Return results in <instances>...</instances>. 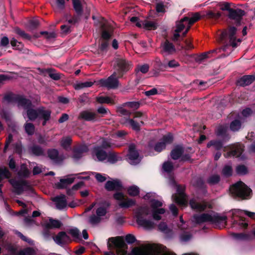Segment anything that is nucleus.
<instances>
[{
  "label": "nucleus",
  "mask_w": 255,
  "mask_h": 255,
  "mask_svg": "<svg viewBox=\"0 0 255 255\" xmlns=\"http://www.w3.org/2000/svg\"><path fill=\"white\" fill-rule=\"evenodd\" d=\"M29 152L35 156H44V149L39 145L33 144L28 148Z\"/></svg>",
  "instance_id": "27"
},
{
  "label": "nucleus",
  "mask_w": 255,
  "mask_h": 255,
  "mask_svg": "<svg viewBox=\"0 0 255 255\" xmlns=\"http://www.w3.org/2000/svg\"><path fill=\"white\" fill-rule=\"evenodd\" d=\"M89 151V148L86 144H80L73 148L72 157L75 161H78Z\"/></svg>",
  "instance_id": "16"
},
{
  "label": "nucleus",
  "mask_w": 255,
  "mask_h": 255,
  "mask_svg": "<svg viewBox=\"0 0 255 255\" xmlns=\"http://www.w3.org/2000/svg\"><path fill=\"white\" fill-rule=\"evenodd\" d=\"M161 53L163 55H171L176 52L175 46L168 40H166L161 44Z\"/></svg>",
  "instance_id": "19"
},
{
  "label": "nucleus",
  "mask_w": 255,
  "mask_h": 255,
  "mask_svg": "<svg viewBox=\"0 0 255 255\" xmlns=\"http://www.w3.org/2000/svg\"><path fill=\"white\" fill-rule=\"evenodd\" d=\"M255 77L253 75H245L238 80V84L241 86H246L253 83Z\"/></svg>",
  "instance_id": "30"
},
{
  "label": "nucleus",
  "mask_w": 255,
  "mask_h": 255,
  "mask_svg": "<svg viewBox=\"0 0 255 255\" xmlns=\"http://www.w3.org/2000/svg\"><path fill=\"white\" fill-rule=\"evenodd\" d=\"M220 181V176L218 174H212L207 180V182L210 185L218 184Z\"/></svg>",
  "instance_id": "42"
},
{
  "label": "nucleus",
  "mask_w": 255,
  "mask_h": 255,
  "mask_svg": "<svg viewBox=\"0 0 255 255\" xmlns=\"http://www.w3.org/2000/svg\"><path fill=\"white\" fill-rule=\"evenodd\" d=\"M140 103L139 102H128L124 104L125 106H127L133 110H137L139 108Z\"/></svg>",
  "instance_id": "54"
},
{
  "label": "nucleus",
  "mask_w": 255,
  "mask_h": 255,
  "mask_svg": "<svg viewBox=\"0 0 255 255\" xmlns=\"http://www.w3.org/2000/svg\"><path fill=\"white\" fill-rule=\"evenodd\" d=\"M128 159L130 160H134L138 158L139 156V153L136 150L135 146L134 144H130L129 146L128 153Z\"/></svg>",
  "instance_id": "32"
},
{
  "label": "nucleus",
  "mask_w": 255,
  "mask_h": 255,
  "mask_svg": "<svg viewBox=\"0 0 255 255\" xmlns=\"http://www.w3.org/2000/svg\"><path fill=\"white\" fill-rule=\"evenodd\" d=\"M27 116L28 119L31 121H34L36 119L43 120L47 118H51V111L46 110L44 107H39L35 109L29 107L26 110Z\"/></svg>",
  "instance_id": "6"
},
{
  "label": "nucleus",
  "mask_w": 255,
  "mask_h": 255,
  "mask_svg": "<svg viewBox=\"0 0 255 255\" xmlns=\"http://www.w3.org/2000/svg\"><path fill=\"white\" fill-rule=\"evenodd\" d=\"M62 225V224L60 221L50 218L49 220V222L46 223L45 225L47 228L52 229L53 228H59Z\"/></svg>",
  "instance_id": "33"
},
{
  "label": "nucleus",
  "mask_w": 255,
  "mask_h": 255,
  "mask_svg": "<svg viewBox=\"0 0 255 255\" xmlns=\"http://www.w3.org/2000/svg\"><path fill=\"white\" fill-rule=\"evenodd\" d=\"M72 143V139L70 137H67L62 139L61 142V145L64 148L67 149Z\"/></svg>",
  "instance_id": "59"
},
{
  "label": "nucleus",
  "mask_w": 255,
  "mask_h": 255,
  "mask_svg": "<svg viewBox=\"0 0 255 255\" xmlns=\"http://www.w3.org/2000/svg\"><path fill=\"white\" fill-rule=\"evenodd\" d=\"M49 228H47L46 226L45 225L43 230L42 231V234L44 238V239L46 241H50L51 239V233L49 231Z\"/></svg>",
  "instance_id": "58"
},
{
  "label": "nucleus",
  "mask_w": 255,
  "mask_h": 255,
  "mask_svg": "<svg viewBox=\"0 0 255 255\" xmlns=\"http://www.w3.org/2000/svg\"><path fill=\"white\" fill-rule=\"evenodd\" d=\"M101 117L96 112L91 110H84L81 112L78 116L79 120L95 123L99 121Z\"/></svg>",
  "instance_id": "13"
},
{
  "label": "nucleus",
  "mask_w": 255,
  "mask_h": 255,
  "mask_svg": "<svg viewBox=\"0 0 255 255\" xmlns=\"http://www.w3.org/2000/svg\"><path fill=\"white\" fill-rule=\"evenodd\" d=\"M207 147L213 146L215 150H220L223 146L222 141L219 140H211L207 145Z\"/></svg>",
  "instance_id": "41"
},
{
  "label": "nucleus",
  "mask_w": 255,
  "mask_h": 255,
  "mask_svg": "<svg viewBox=\"0 0 255 255\" xmlns=\"http://www.w3.org/2000/svg\"><path fill=\"white\" fill-rule=\"evenodd\" d=\"M162 206L161 202L155 199L151 200L152 216L150 215V211L148 206H140L137 208L135 212L137 224L147 230L154 228L155 224L151 220V217L156 221L161 220L160 215L163 214L165 212V210L164 208H158Z\"/></svg>",
  "instance_id": "1"
},
{
  "label": "nucleus",
  "mask_w": 255,
  "mask_h": 255,
  "mask_svg": "<svg viewBox=\"0 0 255 255\" xmlns=\"http://www.w3.org/2000/svg\"><path fill=\"white\" fill-rule=\"evenodd\" d=\"M166 146L164 142H162L161 141L157 142L154 147V149L155 151L160 152H161L163 149H165Z\"/></svg>",
  "instance_id": "60"
},
{
  "label": "nucleus",
  "mask_w": 255,
  "mask_h": 255,
  "mask_svg": "<svg viewBox=\"0 0 255 255\" xmlns=\"http://www.w3.org/2000/svg\"><path fill=\"white\" fill-rule=\"evenodd\" d=\"M3 99L8 104H17L18 107H21L25 110L32 106V102L29 99L12 92L6 94Z\"/></svg>",
  "instance_id": "4"
},
{
  "label": "nucleus",
  "mask_w": 255,
  "mask_h": 255,
  "mask_svg": "<svg viewBox=\"0 0 255 255\" xmlns=\"http://www.w3.org/2000/svg\"><path fill=\"white\" fill-rule=\"evenodd\" d=\"M11 176V173L7 167H0V182L3 178H9Z\"/></svg>",
  "instance_id": "40"
},
{
  "label": "nucleus",
  "mask_w": 255,
  "mask_h": 255,
  "mask_svg": "<svg viewBox=\"0 0 255 255\" xmlns=\"http://www.w3.org/2000/svg\"><path fill=\"white\" fill-rule=\"evenodd\" d=\"M230 192L235 196L246 199L251 192V189L242 181H240L232 185L230 188Z\"/></svg>",
  "instance_id": "9"
},
{
  "label": "nucleus",
  "mask_w": 255,
  "mask_h": 255,
  "mask_svg": "<svg viewBox=\"0 0 255 255\" xmlns=\"http://www.w3.org/2000/svg\"><path fill=\"white\" fill-rule=\"evenodd\" d=\"M162 168L165 172L170 173L173 169L174 167L171 162L166 161L163 164Z\"/></svg>",
  "instance_id": "55"
},
{
  "label": "nucleus",
  "mask_w": 255,
  "mask_h": 255,
  "mask_svg": "<svg viewBox=\"0 0 255 255\" xmlns=\"http://www.w3.org/2000/svg\"><path fill=\"white\" fill-rule=\"evenodd\" d=\"M52 238L57 245L62 247L72 242L71 238L64 231L59 232L57 235L52 236Z\"/></svg>",
  "instance_id": "14"
},
{
  "label": "nucleus",
  "mask_w": 255,
  "mask_h": 255,
  "mask_svg": "<svg viewBox=\"0 0 255 255\" xmlns=\"http://www.w3.org/2000/svg\"><path fill=\"white\" fill-rule=\"evenodd\" d=\"M132 68L131 62L124 58H116L114 64V72L118 78H122Z\"/></svg>",
  "instance_id": "7"
},
{
  "label": "nucleus",
  "mask_w": 255,
  "mask_h": 255,
  "mask_svg": "<svg viewBox=\"0 0 255 255\" xmlns=\"http://www.w3.org/2000/svg\"><path fill=\"white\" fill-rule=\"evenodd\" d=\"M241 127V122L238 120H235L233 121L230 124V129L234 131L239 130Z\"/></svg>",
  "instance_id": "49"
},
{
  "label": "nucleus",
  "mask_w": 255,
  "mask_h": 255,
  "mask_svg": "<svg viewBox=\"0 0 255 255\" xmlns=\"http://www.w3.org/2000/svg\"><path fill=\"white\" fill-rule=\"evenodd\" d=\"M53 201L55 202L57 209L59 210L63 209L67 205L66 196L64 194L55 197Z\"/></svg>",
  "instance_id": "26"
},
{
  "label": "nucleus",
  "mask_w": 255,
  "mask_h": 255,
  "mask_svg": "<svg viewBox=\"0 0 255 255\" xmlns=\"http://www.w3.org/2000/svg\"><path fill=\"white\" fill-rule=\"evenodd\" d=\"M245 14V11L239 8L230 10L229 13V17L235 20L237 24H239L242 16Z\"/></svg>",
  "instance_id": "21"
},
{
  "label": "nucleus",
  "mask_w": 255,
  "mask_h": 255,
  "mask_svg": "<svg viewBox=\"0 0 255 255\" xmlns=\"http://www.w3.org/2000/svg\"><path fill=\"white\" fill-rule=\"evenodd\" d=\"M93 151L99 161H103L108 157V153L99 146L95 147Z\"/></svg>",
  "instance_id": "28"
},
{
  "label": "nucleus",
  "mask_w": 255,
  "mask_h": 255,
  "mask_svg": "<svg viewBox=\"0 0 255 255\" xmlns=\"http://www.w3.org/2000/svg\"><path fill=\"white\" fill-rule=\"evenodd\" d=\"M24 127L25 132L28 135H32L34 134L35 131V127L32 123H26Z\"/></svg>",
  "instance_id": "44"
},
{
  "label": "nucleus",
  "mask_w": 255,
  "mask_h": 255,
  "mask_svg": "<svg viewBox=\"0 0 255 255\" xmlns=\"http://www.w3.org/2000/svg\"><path fill=\"white\" fill-rule=\"evenodd\" d=\"M237 29L234 26H230L228 29L224 30L219 35L218 41L224 43V46L219 49L205 53L201 55L194 57L196 61L201 62L203 60L210 57L208 55L211 52H225L224 56L229 55L233 50V48L237 47L241 42L240 38H237L236 34Z\"/></svg>",
  "instance_id": "2"
},
{
  "label": "nucleus",
  "mask_w": 255,
  "mask_h": 255,
  "mask_svg": "<svg viewBox=\"0 0 255 255\" xmlns=\"http://www.w3.org/2000/svg\"><path fill=\"white\" fill-rule=\"evenodd\" d=\"M158 229L165 234L171 233V231L168 229L167 225L164 222L160 223L158 226Z\"/></svg>",
  "instance_id": "57"
},
{
  "label": "nucleus",
  "mask_w": 255,
  "mask_h": 255,
  "mask_svg": "<svg viewBox=\"0 0 255 255\" xmlns=\"http://www.w3.org/2000/svg\"><path fill=\"white\" fill-rule=\"evenodd\" d=\"M184 152L183 147L181 145H177L171 151L170 156L172 159L177 160L181 157Z\"/></svg>",
  "instance_id": "25"
},
{
  "label": "nucleus",
  "mask_w": 255,
  "mask_h": 255,
  "mask_svg": "<svg viewBox=\"0 0 255 255\" xmlns=\"http://www.w3.org/2000/svg\"><path fill=\"white\" fill-rule=\"evenodd\" d=\"M103 29L101 37L102 39L105 41H108L111 39L113 35V29L112 26L107 25L105 23L103 24L101 26Z\"/></svg>",
  "instance_id": "24"
},
{
  "label": "nucleus",
  "mask_w": 255,
  "mask_h": 255,
  "mask_svg": "<svg viewBox=\"0 0 255 255\" xmlns=\"http://www.w3.org/2000/svg\"><path fill=\"white\" fill-rule=\"evenodd\" d=\"M192 209H196L199 211H203L207 208L212 209V204L209 202L203 201L201 202H195L192 201Z\"/></svg>",
  "instance_id": "23"
},
{
  "label": "nucleus",
  "mask_w": 255,
  "mask_h": 255,
  "mask_svg": "<svg viewBox=\"0 0 255 255\" xmlns=\"http://www.w3.org/2000/svg\"><path fill=\"white\" fill-rule=\"evenodd\" d=\"M244 150L243 146L241 144L237 143L233 145L232 151L227 152L224 154L226 158L230 157L232 156H240L243 153Z\"/></svg>",
  "instance_id": "20"
},
{
  "label": "nucleus",
  "mask_w": 255,
  "mask_h": 255,
  "mask_svg": "<svg viewBox=\"0 0 255 255\" xmlns=\"http://www.w3.org/2000/svg\"><path fill=\"white\" fill-rule=\"evenodd\" d=\"M14 152L21 155L22 152V146L20 142H16L13 144Z\"/></svg>",
  "instance_id": "61"
},
{
  "label": "nucleus",
  "mask_w": 255,
  "mask_h": 255,
  "mask_svg": "<svg viewBox=\"0 0 255 255\" xmlns=\"http://www.w3.org/2000/svg\"><path fill=\"white\" fill-rule=\"evenodd\" d=\"M47 153L48 157L55 163H59L62 161V158L59 155V151L56 149H48Z\"/></svg>",
  "instance_id": "22"
},
{
  "label": "nucleus",
  "mask_w": 255,
  "mask_h": 255,
  "mask_svg": "<svg viewBox=\"0 0 255 255\" xmlns=\"http://www.w3.org/2000/svg\"><path fill=\"white\" fill-rule=\"evenodd\" d=\"M96 101L100 104H110L114 105V100L109 96H100L96 98Z\"/></svg>",
  "instance_id": "34"
},
{
  "label": "nucleus",
  "mask_w": 255,
  "mask_h": 255,
  "mask_svg": "<svg viewBox=\"0 0 255 255\" xmlns=\"http://www.w3.org/2000/svg\"><path fill=\"white\" fill-rule=\"evenodd\" d=\"M107 247L110 250H116L118 255H125L127 252L128 246L121 236L109 238Z\"/></svg>",
  "instance_id": "3"
},
{
  "label": "nucleus",
  "mask_w": 255,
  "mask_h": 255,
  "mask_svg": "<svg viewBox=\"0 0 255 255\" xmlns=\"http://www.w3.org/2000/svg\"><path fill=\"white\" fill-rule=\"evenodd\" d=\"M248 216L249 217L253 219H255V213L250 212L248 211H242L239 209L235 210L233 211V216H237L240 219L241 221H243L242 215L243 213Z\"/></svg>",
  "instance_id": "31"
},
{
  "label": "nucleus",
  "mask_w": 255,
  "mask_h": 255,
  "mask_svg": "<svg viewBox=\"0 0 255 255\" xmlns=\"http://www.w3.org/2000/svg\"><path fill=\"white\" fill-rule=\"evenodd\" d=\"M105 188L108 191H120L123 189V185L120 180L116 179L108 181L105 185Z\"/></svg>",
  "instance_id": "18"
},
{
  "label": "nucleus",
  "mask_w": 255,
  "mask_h": 255,
  "mask_svg": "<svg viewBox=\"0 0 255 255\" xmlns=\"http://www.w3.org/2000/svg\"><path fill=\"white\" fill-rule=\"evenodd\" d=\"M128 193L130 196H136L139 194V189L137 186L132 185L128 188Z\"/></svg>",
  "instance_id": "47"
},
{
  "label": "nucleus",
  "mask_w": 255,
  "mask_h": 255,
  "mask_svg": "<svg viewBox=\"0 0 255 255\" xmlns=\"http://www.w3.org/2000/svg\"><path fill=\"white\" fill-rule=\"evenodd\" d=\"M149 68V65L147 64H143L141 66H139L135 69L136 76H137V74L139 71L143 74L146 73L148 71Z\"/></svg>",
  "instance_id": "50"
},
{
  "label": "nucleus",
  "mask_w": 255,
  "mask_h": 255,
  "mask_svg": "<svg viewBox=\"0 0 255 255\" xmlns=\"http://www.w3.org/2000/svg\"><path fill=\"white\" fill-rule=\"evenodd\" d=\"M236 171L238 174L245 175L248 173V169L245 165H240L236 167Z\"/></svg>",
  "instance_id": "53"
},
{
  "label": "nucleus",
  "mask_w": 255,
  "mask_h": 255,
  "mask_svg": "<svg viewBox=\"0 0 255 255\" xmlns=\"http://www.w3.org/2000/svg\"><path fill=\"white\" fill-rule=\"evenodd\" d=\"M176 25V29L175 31L177 33L180 32L186 26H187L186 30L183 33V36H185L191 26V18L185 17L181 19L179 21L177 22Z\"/></svg>",
  "instance_id": "15"
},
{
  "label": "nucleus",
  "mask_w": 255,
  "mask_h": 255,
  "mask_svg": "<svg viewBox=\"0 0 255 255\" xmlns=\"http://www.w3.org/2000/svg\"><path fill=\"white\" fill-rule=\"evenodd\" d=\"M101 221V218L99 217L98 215L93 214L90 216L89 219V222L91 224L94 225H97L100 223Z\"/></svg>",
  "instance_id": "51"
},
{
  "label": "nucleus",
  "mask_w": 255,
  "mask_h": 255,
  "mask_svg": "<svg viewBox=\"0 0 255 255\" xmlns=\"http://www.w3.org/2000/svg\"><path fill=\"white\" fill-rule=\"evenodd\" d=\"M74 181V178H67L60 179V181L55 183V187L58 189L66 188L67 186L72 184Z\"/></svg>",
  "instance_id": "29"
},
{
  "label": "nucleus",
  "mask_w": 255,
  "mask_h": 255,
  "mask_svg": "<svg viewBox=\"0 0 255 255\" xmlns=\"http://www.w3.org/2000/svg\"><path fill=\"white\" fill-rule=\"evenodd\" d=\"M232 168L230 165H225L222 169V173L225 177H229L232 175Z\"/></svg>",
  "instance_id": "52"
},
{
  "label": "nucleus",
  "mask_w": 255,
  "mask_h": 255,
  "mask_svg": "<svg viewBox=\"0 0 255 255\" xmlns=\"http://www.w3.org/2000/svg\"><path fill=\"white\" fill-rule=\"evenodd\" d=\"M12 74L17 75V74L14 72H8V74H0V84H2L4 81L12 79L13 78V77L11 75Z\"/></svg>",
  "instance_id": "45"
},
{
  "label": "nucleus",
  "mask_w": 255,
  "mask_h": 255,
  "mask_svg": "<svg viewBox=\"0 0 255 255\" xmlns=\"http://www.w3.org/2000/svg\"><path fill=\"white\" fill-rule=\"evenodd\" d=\"M73 9L75 12L72 18L68 20V23L71 24H75L79 23L84 13V8L82 3L79 0H71Z\"/></svg>",
  "instance_id": "10"
},
{
  "label": "nucleus",
  "mask_w": 255,
  "mask_h": 255,
  "mask_svg": "<svg viewBox=\"0 0 255 255\" xmlns=\"http://www.w3.org/2000/svg\"><path fill=\"white\" fill-rule=\"evenodd\" d=\"M195 222L200 224L206 222H210L214 223H226L227 217L220 216L218 214H215L213 215L207 213H204L200 215H195L193 217Z\"/></svg>",
  "instance_id": "8"
},
{
  "label": "nucleus",
  "mask_w": 255,
  "mask_h": 255,
  "mask_svg": "<svg viewBox=\"0 0 255 255\" xmlns=\"http://www.w3.org/2000/svg\"><path fill=\"white\" fill-rule=\"evenodd\" d=\"M135 204V201L131 199H128L125 201H123L120 203L119 206L121 208H128Z\"/></svg>",
  "instance_id": "43"
},
{
  "label": "nucleus",
  "mask_w": 255,
  "mask_h": 255,
  "mask_svg": "<svg viewBox=\"0 0 255 255\" xmlns=\"http://www.w3.org/2000/svg\"><path fill=\"white\" fill-rule=\"evenodd\" d=\"M15 32L17 34L21 36L23 39L28 40H30L31 39V36L29 34L25 33L24 31L21 30L18 27L15 28Z\"/></svg>",
  "instance_id": "48"
},
{
  "label": "nucleus",
  "mask_w": 255,
  "mask_h": 255,
  "mask_svg": "<svg viewBox=\"0 0 255 255\" xmlns=\"http://www.w3.org/2000/svg\"><path fill=\"white\" fill-rule=\"evenodd\" d=\"M46 72L49 77L54 80L57 81L61 79L60 73L56 72L55 69L53 68L46 69Z\"/></svg>",
  "instance_id": "35"
},
{
  "label": "nucleus",
  "mask_w": 255,
  "mask_h": 255,
  "mask_svg": "<svg viewBox=\"0 0 255 255\" xmlns=\"http://www.w3.org/2000/svg\"><path fill=\"white\" fill-rule=\"evenodd\" d=\"M118 78V74L113 73L107 79H101L99 81V83L101 86L106 87L108 89H116L118 88L119 85V81Z\"/></svg>",
  "instance_id": "11"
},
{
  "label": "nucleus",
  "mask_w": 255,
  "mask_h": 255,
  "mask_svg": "<svg viewBox=\"0 0 255 255\" xmlns=\"http://www.w3.org/2000/svg\"><path fill=\"white\" fill-rule=\"evenodd\" d=\"M132 253L134 255H161V249L156 245H149L144 250L135 248Z\"/></svg>",
  "instance_id": "12"
},
{
  "label": "nucleus",
  "mask_w": 255,
  "mask_h": 255,
  "mask_svg": "<svg viewBox=\"0 0 255 255\" xmlns=\"http://www.w3.org/2000/svg\"><path fill=\"white\" fill-rule=\"evenodd\" d=\"M173 136L171 132H168L167 134L163 135L161 141L162 142H164L165 146L166 144H169L173 141Z\"/></svg>",
  "instance_id": "46"
},
{
  "label": "nucleus",
  "mask_w": 255,
  "mask_h": 255,
  "mask_svg": "<svg viewBox=\"0 0 255 255\" xmlns=\"http://www.w3.org/2000/svg\"><path fill=\"white\" fill-rule=\"evenodd\" d=\"M143 27L148 30H155L157 28V24L152 21L145 20L142 23Z\"/></svg>",
  "instance_id": "38"
},
{
  "label": "nucleus",
  "mask_w": 255,
  "mask_h": 255,
  "mask_svg": "<svg viewBox=\"0 0 255 255\" xmlns=\"http://www.w3.org/2000/svg\"><path fill=\"white\" fill-rule=\"evenodd\" d=\"M95 82V81H86L84 82H80L75 85L74 88L75 90H79L85 88L90 87L93 85Z\"/></svg>",
  "instance_id": "39"
},
{
  "label": "nucleus",
  "mask_w": 255,
  "mask_h": 255,
  "mask_svg": "<svg viewBox=\"0 0 255 255\" xmlns=\"http://www.w3.org/2000/svg\"><path fill=\"white\" fill-rule=\"evenodd\" d=\"M171 184L176 188V193L173 194V201L180 206H187L188 201L187 196L185 193V188L184 186L178 184L174 179L171 180Z\"/></svg>",
  "instance_id": "5"
},
{
  "label": "nucleus",
  "mask_w": 255,
  "mask_h": 255,
  "mask_svg": "<svg viewBox=\"0 0 255 255\" xmlns=\"http://www.w3.org/2000/svg\"><path fill=\"white\" fill-rule=\"evenodd\" d=\"M107 213V209L106 207H100L96 210V214L100 218L102 216H104Z\"/></svg>",
  "instance_id": "63"
},
{
  "label": "nucleus",
  "mask_w": 255,
  "mask_h": 255,
  "mask_svg": "<svg viewBox=\"0 0 255 255\" xmlns=\"http://www.w3.org/2000/svg\"><path fill=\"white\" fill-rule=\"evenodd\" d=\"M154 67L157 71H162L163 69L167 68V65L162 63L160 60L158 59L155 61Z\"/></svg>",
  "instance_id": "62"
},
{
  "label": "nucleus",
  "mask_w": 255,
  "mask_h": 255,
  "mask_svg": "<svg viewBox=\"0 0 255 255\" xmlns=\"http://www.w3.org/2000/svg\"><path fill=\"white\" fill-rule=\"evenodd\" d=\"M125 123L128 124L132 128V129L135 131H139L140 130V124L135 121L133 119L128 118L126 120V122Z\"/></svg>",
  "instance_id": "37"
},
{
  "label": "nucleus",
  "mask_w": 255,
  "mask_h": 255,
  "mask_svg": "<svg viewBox=\"0 0 255 255\" xmlns=\"http://www.w3.org/2000/svg\"><path fill=\"white\" fill-rule=\"evenodd\" d=\"M10 183L14 189V192L17 195H20L23 193L24 191V187L27 188L30 187L28 182L24 180L12 181L10 182Z\"/></svg>",
  "instance_id": "17"
},
{
  "label": "nucleus",
  "mask_w": 255,
  "mask_h": 255,
  "mask_svg": "<svg viewBox=\"0 0 255 255\" xmlns=\"http://www.w3.org/2000/svg\"><path fill=\"white\" fill-rule=\"evenodd\" d=\"M107 159L109 163L115 164L118 161L122 160V158L118 156L115 152H109Z\"/></svg>",
  "instance_id": "36"
},
{
  "label": "nucleus",
  "mask_w": 255,
  "mask_h": 255,
  "mask_svg": "<svg viewBox=\"0 0 255 255\" xmlns=\"http://www.w3.org/2000/svg\"><path fill=\"white\" fill-rule=\"evenodd\" d=\"M193 84L195 88L198 87L199 90H204L206 88V82L196 80L194 81Z\"/></svg>",
  "instance_id": "56"
},
{
  "label": "nucleus",
  "mask_w": 255,
  "mask_h": 255,
  "mask_svg": "<svg viewBox=\"0 0 255 255\" xmlns=\"http://www.w3.org/2000/svg\"><path fill=\"white\" fill-rule=\"evenodd\" d=\"M109 110L103 107H100L98 108L96 113L98 114L101 118L103 117L104 115H107L108 113Z\"/></svg>",
  "instance_id": "64"
}]
</instances>
